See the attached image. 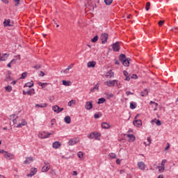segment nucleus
Instances as JSON below:
<instances>
[{"mask_svg":"<svg viewBox=\"0 0 178 178\" xmlns=\"http://www.w3.org/2000/svg\"><path fill=\"white\" fill-rule=\"evenodd\" d=\"M51 134H54V131H52V133L42 131L38 134V137H40V138H49V136H51Z\"/></svg>","mask_w":178,"mask_h":178,"instance_id":"f03ea898","label":"nucleus"},{"mask_svg":"<svg viewBox=\"0 0 178 178\" xmlns=\"http://www.w3.org/2000/svg\"><path fill=\"white\" fill-rule=\"evenodd\" d=\"M14 2H17L15 4V6H18V5H20V0H13Z\"/></svg>","mask_w":178,"mask_h":178,"instance_id":"052dcab7","label":"nucleus"},{"mask_svg":"<svg viewBox=\"0 0 178 178\" xmlns=\"http://www.w3.org/2000/svg\"><path fill=\"white\" fill-rule=\"evenodd\" d=\"M131 79H134V80H137L138 79V76H137V74H132L131 76Z\"/></svg>","mask_w":178,"mask_h":178,"instance_id":"3c124183","label":"nucleus"},{"mask_svg":"<svg viewBox=\"0 0 178 178\" xmlns=\"http://www.w3.org/2000/svg\"><path fill=\"white\" fill-rule=\"evenodd\" d=\"M113 2V0H104V3L106 5H111Z\"/></svg>","mask_w":178,"mask_h":178,"instance_id":"a19ab883","label":"nucleus"},{"mask_svg":"<svg viewBox=\"0 0 178 178\" xmlns=\"http://www.w3.org/2000/svg\"><path fill=\"white\" fill-rule=\"evenodd\" d=\"M23 125L26 126L27 124V122H26V120L24 119L22 120V122H21Z\"/></svg>","mask_w":178,"mask_h":178,"instance_id":"bf43d9fd","label":"nucleus"},{"mask_svg":"<svg viewBox=\"0 0 178 178\" xmlns=\"http://www.w3.org/2000/svg\"><path fill=\"white\" fill-rule=\"evenodd\" d=\"M70 72V67L65 68V70H61L60 73L63 74H69Z\"/></svg>","mask_w":178,"mask_h":178,"instance_id":"aec40b11","label":"nucleus"},{"mask_svg":"<svg viewBox=\"0 0 178 178\" xmlns=\"http://www.w3.org/2000/svg\"><path fill=\"white\" fill-rule=\"evenodd\" d=\"M44 166H49V163L48 161H44Z\"/></svg>","mask_w":178,"mask_h":178,"instance_id":"774afa93","label":"nucleus"},{"mask_svg":"<svg viewBox=\"0 0 178 178\" xmlns=\"http://www.w3.org/2000/svg\"><path fill=\"white\" fill-rule=\"evenodd\" d=\"M164 23H165V20H161L159 22V26H163Z\"/></svg>","mask_w":178,"mask_h":178,"instance_id":"13d9d810","label":"nucleus"},{"mask_svg":"<svg viewBox=\"0 0 178 178\" xmlns=\"http://www.w3.org/2000/svg\"><path fill=\"white\" fill-rule=\"evenodd\" d=\"M126 95L129 97V95H134V93L131 92V91H127Z\"/></svg>","mask_w":178,"mask_h":178,"instance_id":"603ef678","label":"nucleus"},{"mask_svg":"<svg viewBox=\"0 0 178 178\" xmlns=\"http://www.w3.org/2000/svg\"><path fill=\"white\" fill-rule=\"evenodd\" d=\"M93 133H94V138H95V140H99V138L101 137V134L97 132H93Z\"/></svg>","mask_w":178,"mask_h":178,"instance_id":"7c9ffc66","label":"nucleus"},{"mask_svg":"<svg viewBox=\"0 0 178 178\" xmlns=\"http://www.w3.org/2000/svg\"><path fill=\"white\" fill-rule=\"evenodd\" d=\"M133 124L136 127H141V126L143 125V122L141 121V120H134Z\"/></svg>","mask_w":178,"mask_h":178,"instance_id":"6e6552de","label":"nucleus"},{"mask_svg":"<svg viewBox=\"0 0 178 178\" xmlns=\"http://www.w3.org/2000/svg\"><path fill=\"white\" fill-rule=\"evenodd\" d=\"M51 126H54L55 124V123H56V120L55 118H53L51 120Z\"/></svg>","mask_w":178,"mask_h":178,"instance_id":"09e8293b","label":"nucleus"},{"mask_svg":"<svg viewBox=\"0 0 178 178\" xmlns=\"http://www.w3.org/2000/svg\"><path fill=\"white\" fill-rule=\"evenodd\" d=\"M123 74L124 76H125V77H127V76H129V72H127V71H123Z\"/></svg>","mask_w":178,"mask_h":178,"instance_id":"680f3d73","label":"nucleus"},{"mask_svg":"<svg viewBox=\"0 0 178 178\" xmlns=\"http://www.w3.org/2000/svg\"><path fill=\"white\" fill-rule=\"evenodd\" d=\"M88 138H90V140L94 139V132H92V133L88 134Z\"/></svg>","mask_w":178,"mask_h":178,"instance_id":"37998d69","label":"nucleus"},{"mask_svg":"<svg viewBox=\"0 0 178 178\" xmlns=\"http://www.w3.org/2000/svg\"><path fill=\"white\" fill-rule=\"evenodd\" d=\"M38 85L42 87V88H44L45 86H48V83L38 82Z\"/></svg>","mask_w":178,"mask_h":178,"instance_id":"72a5a7b5","label":"nucleus"},{"mask_svg":"<svg viewBox=\"0 0 178 178\" xmlns=\"http://www.w3.org/2000/svg\"><path fill=\"white\" fill-rule=\"evenodd\" d=\"M165 163H166V159H164L161 162V166H165Z\"/></svg>","mask_w":178,"mask_h":178,"instance_id":"e2e57ef3","label":"nucleus"},{"mask_svg":"<svg viewBox=\"0 0 178 178\" xmlns=\"http://www.w3.org/2000/svg\"><path fill=\"white\" fill-rule=\"evenodd\" d=\"M69 145H75V144H77V143H79V140L77 139H70L69 140Z\"/></svg>","mask_w":178,"mask_h":178,"instance_id":"2eb2a0df","label":"nucleus"},{"mask_svg":"<svg viewBox=\"0 0 178 178\" xmlns=\"http://www.w3.org/2000/svg\"><path fill=\"white\" fill-rule=\"evenodd\" d=\"M0 154H3V155H5V154H6V151L3 149H0Z\"/></svg>","mask_w":178,"mask_h":178,"instance_id":"338daca9","label":"nucleus"},{"mask_svg":"<svg viewBox=\"0 0 178 178\" xmlns=\"http://www.w3.org/2000/svg\"><path fill=\"white\" fill-rule=\"evenodd\" d=\"M17 119H19V116H17L16 118L13 120L14 124H16L17 123Z\"/></svg>","mask_w":178,"mask_h":178,"instance_id":"4d7b16f0","label":"nucleus"},{"mask_svg":"<svg viewBox=\"0 0 178 178\" xmlns=\"http://www.w3.org/2000/svg\"><path fill=\"white\" fill-rule=\"evenodd\" d=\"M138 167L140 170H145V163L143 161H140L138 163Z\"/></svg>","mask_w":178,"mask_h":178,"instance_id":"9b49d317","label":"nucleus"},{"mask_svg":"<svg viewBox=\"0 0 178 178\" xmlns=\"http://www.w3.org/2000/svg\"><path fill=\"white\" fill-rule=\"evenodd\" d=\"M38 76H40V77H44L45 76V73H44L42 71H40Z\"/></svg>","mask_w":178,"mask_h":178,"instance_id":"8fccbe9b","label":"nucleus"},{"mask_svg":"<svg viewBox=\"0 0 178 178\" xmlns=\"http://www.w3.org/2000/svg\"><path fill=\"white\" fill-rule=\"evenodd\" d=\"M62 83H63V85L66 86V87H69V86H70V81L63 80Z\"/></svg>","mask_w":178,"mask_h":178,"instance_id":"473e14b6","label":"nucleus"},{"mask_svg":"<svg viewBox=\"0 0 178 178\" xmlns=\"http://www.w3.org/2000/svg\"><path fill=\"white\" fill-rule=\"evenodd\" d=\"M115 76V73L112 72V70H110L108 72H106V79H112Z\"/></svg>","mask_w":178,"mask_h":178,"instance_id":"9d476101","label":"nucleus"},{"mask_svg":"<svg viewBox=\"0 0 178 178\" xmlns=\"http://www.w3.org/2000/svg\"><path fill=\"white\" fill-rule=\"evenodd\" d=\"M3 26L5 27H11L12 24H10V19H7L3 22Z\"/></svg>","mask_w":178,"mask_h":178,"instance_id":"a211bd4d","label":"nucleus"},{"mask_svg":"<svg viewBox=\"0 0 178 178\" xmlns=\"http://www.w3.org/2000/svg\"><path fill=\"white\" fill-rule=\"evenodd\" d=\"M22 94L24 95H33V94L31 93V90H30L26 92L25 90H23Z\"/></svg>","mask_w":178,"mask_h":178,"instance_id":"f704fd0d","label":"nucleus"},{"mask_svg":"<svg viewBox=\"0 0 178 178\" xmlns=\"http://www.w3.org/2000/svg\"><path fill=\"white\" fill-rule=\"evenodd\" d=\"M76 104V101L74 100H71L68 102V106H72V105Z\"/></svg>","mask_w":178,"mask_h":178,"instance_id":"c03bdc74","label":"nucleus"},{"mask_svg":"<svg viewBox=\"0 0 178 178\" xmlns=\"http://www.w3.org/2000/svg\"><path fill=\"white\" fill-rule=\"evenodd\" d=\"M115 84L118 87V88H120L121 83L119 82V81L117 80V82H115Z\"/></svg>","mask_w":178,"mask_h":178,"instance_id":"864d4df0","label":"nucleus"},{"mask_svg":"<svg viewBox=\"0 0 178 178\" xmlns=\"http://www.w3.org/2000/svg\"><path fill=\"white\" fill-rule=\"evenodd\" d=\"M101 116H102V114H98V113H95V119H99V118H101Z\"/></svg>","mask_w":178,"mask_h":178,"instance_id":"de8ad7c7","label":"nucleus"},{"mask_svg":"<svg viewBox=\"0 0 178 178\" xmlns=\"http://www.w3.org/2000/svg\"><path fill=\"white\" fill-rule=\"evenodd\" d=\"M112 49L114 52H119L120 51V44L119 42H115L111 44Z\"/></svg>","mask_w":178,"mask_h":178,"instance_id":"7ed1b4c3","label":"nucleus"},{"mask_svg":"<svg viewBox=\"0 0 178 178\" xmlns=\"http://www.w3.org/2000/svg\"><path fill=\"white\" fill-rule=\"evenodd\" d=\"M49 169H51L50 165H47V166L44 165L42 168V172H48V170H49Z\"/></svg>","mask_w":178,"mask_h":178,"instance_id":"a878e982","label":"nucleus"},{"mask_svg":"<svg viewBox=\"0 0 178 178\" xmlns=\"http://www.w3.org/2000/svg\"><path fill=\"white\" fill-rule=\"evenodd\" d=\"M37 173V168H32L31 170V174H29L28 176H31V177H33L34 175Z\"/></svg>","mask_w":178,"mask_h":178,"instance_id":"4be33fe9","label":"nucleus"},{"mask_svg":"<svg viewBox=\"0 0 178 178\" xmlns=\"http://www.w3.org/2000/svg\"><path fill=\"white\" fill-rule=\"evenodd\" d=\"M8 56H9V54H4L1 56L0 55V61L6 60V59H8Z\"/></svg>","mask_w":178,"mask_h":178,"instance_id":"b1692460","label":"nucleus"},{"mask_svg":"<svg viewBox=\"0 0 178 178\" xmlns=\"http://www.w3.org/2000/svg\"><path fill=\"white\" fill-rule=\"evenodd\" d=\"M64 122H65L67 123V124H70L71 122H72V118H70V116H66L64 118Z\"/></svg>","mask_w":178,"mask_h":178,"instance_id":"412c9836","label":"nucleus"},{"mask_svg":"<svg viewBox=\"0 0 178 178\" xmlns=\"http://www.w3.org/2000/svg\"><path fill=\"white\" fill-rule=\"evenodd\" d=\"M65 108H60L58 106H54L52 107V110L54 111V112H55L56 113H60V112H62V111H64Z\"/></svg>","mask_w":178,"mask_h":178,"instance_id":"423d86ee","label":"nucleus"},{"mask_svg":"<svg viewBox=\"0 0 178 178\" xmlns=\"http://www.w3.org/2000/svg\"><path fill=\"white\" fill-rule=\"evenodd\" d=\"M156 126H161V124H162V122H161V120H157V121L156 122Z\"/></svg>","mask_w":178,"mask_h":178,"instance_id":"5fc2aeb1","label":"nucleus"},{"mask_svg":"<svg viewBox=\"0 0 178 178\" xmlns=\"http://www.w3.org/2000/svg\"><path fill=\"white\" fill-rule=\"evenodd\" d=\"M149 105H152V107L154 108V111H158V103L153 101H150Z\"/></svg>","mask_w":178,"mask_h":178,"instance_id":"ddd939ff","label":"nucleus"},{"mask_svg":"<svg viewBox=\"0 0 178 178\" xmlns=\"http://www.w3.org/2000/svg\"><path fill=\"white\" fill-rule=\"evenodd\" d=\"M27 74H28V73L27 72H23L22 74V76H21V77H20V79H24L25 77H27Z\"/></svg>","mask_w":178,"mask_h":178,"instance_id":"79ce46f5","label":"nucleus"},{"mask_svg":"<svg viewBox=\"0 0 178 178\" xmlns=\"http://www.w3.org/2000/svg\"><path fill=\"white\" fill-rule=\"evenodd\" d=\"M92 102H87L85 104V108L87 111H91V108H92Z\"/></svg>","mask_w":178,"mask_h":178,"instance_id":"1a4fd4ad","label":"nucleus"},{"mask_svg":"<svg viewBox=\"0 0 178 178\" xmlns=\"http://www.w3.org/2000/svg\"><path fill=\"white\" fill-rule=\"evenodd\" d=\"M151 6V3L147 2L145 6V10L148 11L149 10V7Z\"/></svg>","mask_w":178,"mask_h":178,"instance_id":"ea45409f","label":"nucleus"},{"mask_svg":"<svg viewBox=\"0 0 178 178\" xmlns=\"http://www.w3.org/2000/svg\"><path fill=\"white\" fill-rule=\"evenodd\" d=\"M23 126L24 125H23L22 123H19V124L17 125V128L20 129V127H23Z\"/></svg>","mask_w":178,"mask_h":178,"instance_id":"0e129e2a","label":"nucleus"},{"mask_svg":"<svg viewBox=\"0 0 178 178\" xmlns=\"http://www.w3.org/2000/svg\"><path fill=\"white\" fill-rule=\"evenodd\" d=\"M102 129H109L111 127V125L106 122H102Z\"/></svg>","mask_w":178,"mask_h":178,"instance_id":"cd10ccee","label":"nucleus"},{"mask_svg":"<svg viewBox=\"0 0 178 178\" xmlns=\"http://www.w3.org/2000/svg\"><path fill=\"white\" fill-rule=\"evenodd\" d=\"M95 90H99V83H96L95 87L90 90L91 92H94Z\"/></svg>","mask_w":178,"mask_h":178,"instance_id":"c756f323","label":"nucleus"},{"mask_svg":"<svg viewBox=\"0 0 178 178\" xmlns=\"http://www.w3.org/2000/svg\"><path fill=\"white\" fill-rule=\"evenodd\" d=\"M148 90L145 89L144 90L140 92V95L142 97H147V95H148Z\"/></svg>","mask_w":178,"mask_h":178,"instance_id":"bb28decb","label":"nucleus"},{"mask_svg":"<svg viewBox=\"0 0 178 178\" xmlns=\"http://www.w3.org/2000/svg\"><path fill=\"white\" fill-rule=\"evenodd\" d=\"M47 106H48V104L46 103L40 104H37L35 106V108H47Z\"/></svg>","mask_w":178,"mask_h":178,"instance_id":"6ab92c4d","label":"nucleus"},{"mask_svg":"<svg viewBox=\"0 0 178 178\" xmlns=\"http://www.w3.org/2000/svg\"><path fill=\"white\" fill-rule=\"evenodd\" d=\"M97 63L95 61H89L87 64L88 67H95Z\"/></svg>","mask_w":178,"mask_h":178,"instance_id":"f3484780","label":"nucleus"},{"mask_svg":"<svg viewBox=\"0 0 178 178\" xmlns=\"http://www.w3.org/2000/svg\"><path fill=\"white\" fill-rule=\"evenodd\" d=\"M118 58L119 60H115V65H120V63H122L125 67H129L130 66V60H131V58L126 57V54H120Z\"/></svg>","mask_w":178,"mask_h":178,"instance_id":"f257e3e1","label":"nucleus"},{"mask_svg":"<svg viewBox=\"0 0 178 178\" xmlns=\"http://www.w3.org/2000/svg\"><path fill=\"white\" fill-rule=\"evenodd\" d=\"M98 41V35H95L92 39H91V42H97Z\"/></svg>","mask_w":178,"mask_h":178,"instance_id":"c9c22d12","label":"nucleus"},{"mask_svg":"<svg viewBox=\"0 0 178 178\" xmlns=\"http://www.w3.org/2000/svg\"><path fill=\"white\" fill-rule=\"evenodd\" d=\"M109 158H111V159H115L116 158V154L115 153H110L108 154Z\"/></svg>","mask_w":178,"mask_h":178,"instance_id":"4c0bfd02","label":"nucleus"},{"mask_svg":"<svg viewBox=\"0 0 178 178\" xmlns=\"http://www.w3.org/2000/svg\"><path fill=\"white\" fill-rule=\"evenodd\" d=\"M4 156L6 159H8V161H12V159H13L15 158V156H13V154L9 153L8 152H6Z\"/></svg>","mask_w":178,"mask_h":178,"instance_id":"0eeeda50","label":"nucleus"},{"mask_svg":"<svg viewBox=\"0 0 178 178\" xmlns=\"http://www.w3.org/2000/svg\"><path fill=\"white\" fill-rule=\"evenodd\" d=\"M127 137H129V141L132 142V141H134V140H136V136H134V135H133V134H128Z\"/></svg>","mask_w":178,"mask_h":178,"instance_id":"c85d7f7f","label":"nucleus"},{"mask_svg":"<svg viewBox=\"0 0 178 178\" xmlns=\"http://www.w3.org/2000/svg\"><path fill=\"white\" fill-rule=\"evenodd\" d=\"M5 90L7 91V92H10V91H12V86H7L5 87Z\"/></svg>","mask_w":178,"mask_h":178,"instance_id":"e433bc0d","label":"nucleus"},{"mask_svg":"<svg viewBox=\"0 0 178 178\" xmlns=\"http://www.w3.org/2000/svg\"><path fill=\"white\" fill-rule=\"evenodd\" d=\"M83 152H79L77 154V156L78 158H80V159H81V158H83Z\"/></svg>","mask_w":178,"mask_h":178,"instance_id":"a18cd8bd","label":"nucleus"},{"mask_svg":"<svg viewBox=\"0 0 178 178\" xmlns=\"http://www.w3.org/2000/svg\"><path fill=\"white\" fill-rule=\"evenodd\" d=\"M147 140V143H148L147 145H149V144H151V138L148 137Z\"/></svg>","mask_w":178,"mask_h":178,"instance_id":"69168bd1","label":"nucleus"},{"mask_svg":"<svg viewBox=\"0 0 178 178\" xmlns=\"http://www.w3.org/2000/svg\"><path fill=\"white\" fill-rule=\"evenodd\" d=\"M12 81V80H13V78H12L11 75H7L6 74V79H4V81Z\"/></svg>","mask_w":178,"mask_h":178,"instance_id":"2f4dec72","label":"nucleus"},{"mask_svg":"<svg viewBox=\"0 0 178 178\" xmlns=\"http://www.w3.org/2000/svg\"><path fill=\"white\" fill-rule=\"evenodd\" d=\"M108 99H111V98H113V94L111 93H106Z\"/></svg>","mask_w":178,"mask_h":178,"instance_id":"49530a36","label":"nucleus"},{"mask_svg":"<svg viewBox=\"0 0 178 178\" xmlns=\"http://www.w3.org/2000/svg\"><path fill=\"white\" fill-rule=\"evenodd\" d=\"M60 145H62V144H60V142H59V141H56V142L53 143V144H52L53 148H55L56 149L59 148V147H60Z\"/></svg>","mask_w":178,"mask_h":178,"instance_id":"4468645a","label":"nucleus"},{"mask_svg":"<svg viewBox=\"0 0 178 178\" xmlns=\"http://www.w3.org/2000/svg\"><path fill=\"white\" fill-rule=\"evenodd\" d=\"M104 102H106V99L101 97L98 99L97 104L98 105H101V104H104Z\"/></svg>","mask_w":178,"mask_h":178,"instance_id":"393cba45","label":"nucleus"},{"mask_svg":"<svg viewBox=\"0 0 178 178\" xmlns=\"http://www.w3.org/2000/svg\"><path fill=\"white\" fill-rule=\"evenodd\" d=\"M170 148V144L169 143H167V146L165 147V150L167 151Z\"/></svg>","mask_w":178,"mask_h":178,"instance_id":"6e6d98bb","label":"nucleus"},{"mask_svg":"<svg viewBox=\"0 0 178 178\" xmlns=\"http://www.w3.org/2000/svg\"><path fill=\"white\" fill-rule=\"evenodd\" d=\"M118 83V80L114 79L113 81H106L104 82L105 86H107L108 87H115V84Z\"/></svg>","mask_w":178,"mask_h":178,"instance_id":"39448f33","label":"nucleus"},{"mask_svg":"<svg viewBox=\"0 0 178 178\" xmlns=\"http://www.w3.org/2000/svg\"><path fill=\"white\" fill-rule=\"evenodd\" d=\"M12 63H16V59H13L9 63L7 64V67H11Z\"/></svg>","mask_w":178,"mask_h":178,"instance_id":"58836bf2","label":"nucleus"},{"mask_svg":"<svg viewBox=\"0 0 178 178\" xmlns=\"http://www.w3.org/2000/svg\"><path fill=\"white\" fill-rule=\"evenodd\" d=\"M129 108L130 109H136V108H137V103H136L135 102H131L130 103Z\"/></svg>","mask_w":178,"mask_h":178,"instance_id":"5701e85b","label":"nucleus"},{"mask_svg":"<svg viewBox=\"0 0 178 178\" xmlns=\"http://www.w3.org/2000/svg\"><path fill=\"white\" fill-rule=\"evenodd\" d=\"M34 86V82L33 81H31L30 82H27L24 84V87H29V88H31V87Z\"/></svg>","mask_w":178,"mask_h":178,"instance_id":"dca6fc26","label":"nucleus"},{"mask_svg":"<svg viewBox=\"0 0 178 178\" xmlns=\"http://www.w3.org/2000/svg\"><path fill=\"white\" fill-rule=\"evenodd\" d=\"M108 37H109V35L106 33L101 35L100 40L102 41V44H106V42H108Z\"/></svg>","mask_w":178,"mask_h":178,"instance_id":"20e7f679","label":"nucleus"},{"mask_svg":"<svg viewBox=\"0 0 178 178\" xmlns=\"http://www.w3.org/2000/svg\"><path fill=\"white\" fill-rule=\"evenodd\" d=\"M34 161V159L33 157L29 156L28 158H26V160L24 161V165H29L31 162H33Z\"/></svg>","mask_w":178,"mask_h":178,"instance_id":"f8f14e48","label":"nucleus"}]
</instances>
